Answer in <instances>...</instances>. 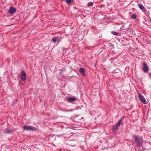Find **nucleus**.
I'll list each match as a JSON object with an SVG mask.
<instances>
[{
  "label": "nucleus",
  "mask_w": 151,
  "mask_h": 151,
  "mask_svg": "<svg viewBox=\"0 0 151 151\" xmlns=\"http://www.w3.org/2000/svg\"><path fill=\"white\" fill-rule=\"evenodd\" d=\"M134 138L137 144L139 146H141L142 143V137L137 136H134Z\"/></svg>",
  "instance_id": "f257e3e1"
},
{
  "label": "nucleus",
  "mask_w": 151,
  "mask_h": 151,
  "mask_svg": "<svg viewBox=\"0 0 151 151\" xmlns=\"http://www.w3.org/2000/svg\"><path fill=\"white\" fill-rule=\"evenodd\" d=\"M74 121L80 123V125L82 126L84 123V120L82 119L81 118L78 116H75L74 119Z\"/></svg>",
  "instance_id": "f03ea898"
},
{
  "label": "nucleus",
  "mask_w": 151,
  "mask_h": 151,
  "mask_svg": "<svg viewBox=\"0 0 151 151\" xmlns=\"http://www.w3.org/2000/svg\"><path fill=\"white\" fill-rule=\"evenodd\" d=\"M22 128L24 130L29 131L34 130H35V128L32 126H29L27 125H25L23 126Z\"/></svg>",
  "instance_id": "7ed1b4c3"
},
{
  "label": "nucleus",
  "mask_w": 151,
  "mask_h": 151,
  "mask_svg": "<svg viewBox=\"0 0 151 151\" xmlns=\"http://www.w3.org/2000/svg\"><path fill=\"white\" fill-rule=\"evenodd\" d=\"M142 65V68L144 72L145 73L147 72L148 71V68L147 63L145 62H143Z\"/></svg>",
  "instance_id": "20e7f679"
},
{
  "label": "nucleus",
  "mask_w": 151,
  "mask_h": 151,
  "mask_svg": "<svg viewBox=\"0 0 151 151\" xmlns=\"http://www.w3.org/2000/svg\"><path fill=\"white\" fill-rule=\"evenodd\" d=\"M138 97L139 98V100L144 104L146 103V101L144 97L142 95L138 94Z\"/></svg>",
  "instance_id": "39448f33"
},
{
  "label": "nucleus",
  "mask_w": 151,
  "mask_h": 151,
  "mask_svg": "<svg viewBox=\"0 0 151 151\" xmlns=\"http://www.w3.org/2000/svg\"><path fill=\"white\" fill-rule=\"evenodd\" d=\"M20 77L21 80L23 81H24L26 79V75L24 71H22L21 72Z\"/></svg>",
  "instance_id": "423d86ee"
},
{
  "label": "nucleus",
  "mask_w": 151,
  "mask_h": 151,
  "mask_svg": "<svg viewBox=\"0 0 151 151\" xmlns=\"http://www.w3.org/2000/svg\"><path fill=\"white\" fill-rule=\"evenodd\" d=\"M76 100V98L75 97H69L67 99V101L70 103H72Z\"/></svg>",
  "instance_id": "0eeeda50"
},
{
  "label": "nucleus",
  "mask_w": 151,
  "mask_h": 151,
  "mask_svg": "<svg viewBox=\"0 0 151 151\" xmlns=\"http://www.w3.org/2000/svg\"><path fill=\"white\" fill-rule=\"evenodd\" d=\"M16 11V9L14 8L13 7H11L9 9V12L11 14H12L13 13H15Z\"/></svg>",
  "instance_id": "6e6552de"
},
{
  "label": "nucleus",
  "mask_w": 151,
  "mask_h": 151,
  "mask_svg": "<svg viewBox=\"0 0 151 151\" xmlns=\"http://www.w3.org/2000/svg\"><path fill=\"white\" fill-rule=\"evenodd\" d=\"M122 122V120L121 119H120L119 121L116 124V127L114 129V130H116L118 129V127L120 125V124Z\"/></svg>",
  "instance_id": "1a4fd4ad"
},
{
  "label": "nucleus",
  "mask_w": 151,
  "mask_h": 151,
  "mask_svg": "<svg viewBox=\"0 0 151 151\" xmlns=\"http://www.w3.org/2000/svg\"><path fill=\"white\" fill-rule=\"evenodd\" d=\"M79 71L84 76H86V74L84 72V69L83 68H81L79 70Z\"/></svg>",
  "instance_id": "9d476101"
},
{
  "label": "nucleus",
  "mask_w": 151,
  "mask_h": 151,
  "mask_svg": "<svg viewBox=\"0 0 151 151\" xmlns=\"http://www.w3.org/2000/svg\"><path fill=\"white\" fill-rule=\"evenodd\" d=\"M58 39V37H53L52 38V41L54 42H56Z\"/></svg>",
  "instance_id": "9b49d317"
},
{
  "label": "nucleus",
  "mask_w": 151,
  "mask_h": 151,
  "mask_svg": "<svg viewBox=\"0 0 151 151\" xmlns=\"http://www.w3.org/2000/svg\"><path fill=\"white\" fill-rule=\"evenodd\" d=\"M137 17V15L136 14H133L131 15V18L133 19H135Z\"/></svg>",
  "instance_id": "f8f14e48"
},
{
  "label": "nucleus",
  "mask_w": 151,
  "mask_h": 151,
  "mask_svg": "<svg viewBox=\"0 0 151 151\" xmlns=\"http://www.w3.org/2000/svg\"><path fill=\"white\" fill-rule=\"evenodd\" d=\"M139 8L142 10L144 8L143 6L141 4H139Z\"/></svg>",
  "instance_id": "ddd939ff"
},
{
  "label": "nucleus",
  "mask_w": 151,
  "mask_h": 151,
  "mask_svg": "<svg viewBox=\"0 0 151 151\" xmlns=\"http://www.w3.org/2000/svg\"><path fill=\"white\" fill-rule=\"evenodd\" d=\"M93 3L92 2H89L88 4V6H92L93 5Z\"/></svg>",
  "instance_id": "4468645a"
},
{
  "label": "nucleus",
  "mask_w": 151,
  "mask_h": 151,
  "mask_svg": "<svg viewBox=\"0 0 151 151\" xmlns=\"http://www.w3.org/2000/svg\"><path fill=\"white\" fill-rule=\"evenodd\" d=\"M72 0H66V2L67 4H70V3Z\"/></svg>",
  "instance_id": "2eb2a0df"
},
{
  "label": "nucleus",
  "mask_w": 151,
  "mask_h": 151,
  "mask_svg": "<svg viewBox=\"0 0 151 151\" xmlns=\"http://www.w3.org/2000/svg\"><path fill=\"white\" fill-rule=\"evenodd\" d=\"M111 33L113 35H118V34L115 31L112 32Z\"/></svg>",
  "instance_id": "dca6fc26"
},
{
  "label": "nucleus",
  "mask_w": 151,
  "mask_h": 151,
  "mask_svg": "<svg viewBox=\"0 0 151 151\" xmlns=\"http://www.w3.org/2000/svg\"><path fill=\"white\" fill-rule=\"evenodd\" d=\"M7 132L8 133H9L10 132V131H9V130H8Z\"/></svg>",
  "instance_id": "f3484780"
}]
</instances>
